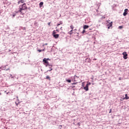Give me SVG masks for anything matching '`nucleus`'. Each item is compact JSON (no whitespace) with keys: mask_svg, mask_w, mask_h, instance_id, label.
<instances>
[{"mask_svg":"<svg viewBox=\"0 0 129 129\" xmlns=\"http://www.w3.org/2000/svg\"><path fill=\"white\" fill-rule=\"evenodd\" d=\"M28 8L27 7V5L26 4H23L21 5L19 7V13H21L22 15H25L26 13H27V9Z\"/></svg>","mask_w":129,"mask_h":129,"instance_id":"f257e3e1","label":"nucleus"},{"mask_svg":"<svg viewBox=\"0 0 129 129\" xmlns=\"http://www.w3.org/2000/svg\"><path fill=\"white\" fill-rule=\"evenodd\" d=\"M43 64L44 65H45L46 67H48V66H49V67H51V68L53 67V65L50 64L49 63V62L47 61V58H43Z\"/></svg>","mask_w":129,"mask_h":129,"instance_id":"f03ea898","label":"nucleus"},{"mask_svg":"<svg viewBox=\"0 0 129 129\" xmlns=\"http://www.w3.org/2000/svg\"><path fill=\"white\" fill-rule=\"evenodd\" d=\"M107 26L108 27V29H110V28H112V22H107Z\"/></svg>","mask_w":129,"mask_h":129,"instance_id":"7ed1b4c3","label":"nucleus"},{"mask_svg":"<svg viewBox=\"0 0 129 129\" xmlns=\"http://www.w3.org/2000/svg\"><path fill=\"white\" fill-rule=\"evenodd\" d=\"M122 55H123V58H124V59H127V54L126 53V52H123Z\"/></svg>","mask_w":129,"mask_h":129,"instance_id":"20e7f679","label":"nucleus"},{"mask_svg":"<svg viewBox=\"0 0 129 129\" xmlns=\"http://www.w3.org/2000/svg\"><path fill=\"white\" fill-rule=\"evenodd\" d=\"M128 11V9H126L124 10V12L123 13V16H124V17H125V16H126V15H127V11Z\"/></svg>","mask_w":129,"mask_h":129,"instance_id":"39448f33","label":"nucleus"},{"mask_svg":"<svg viewBox=\"0 0 129 129\" xmlns=\"http://www.w3.org/2000/svg\"><path fill=\"white\" fill-rule=\"evenodd\" d=\"M26 0H19L18 1V5H20L21 4H24L25 2H26Z\"/></svg>","mask_w":129,"mask_h":129,"instance_id":"423d86ee","label":"nucleus"},{"mask_svg":"<svg viewBox=\"0 0 129 129\" xmlns=\"http://www.w3.org/2000/svg\"><path fill=\"white\" fill-rule=\"evenodd\" d=\"M84 89H85L86 91H88V90H89L88 89V85H86V86L84 87Z\"/></svg>","mask_w":129,"mask_h":129,"instance_id":"0eeeda50","label":"nucleus"},{"mask_svg":"<svg viewBox=\"0 0 129 129\" xmlns=\"http://www.w3.org/2000/svg\"><path fill=\"white\" fill-rule=\"evenodd\" d=\"M53 36L55 39H58L59 38V34H54Z\"/></svg>","mask_w":129,"mask_h":129,"instance_id":"6e6552de","label":"nucleus"},{"mask_svg":"<svg viewBox=\"0 0 129 129\" xmlns=\"http://www.w3.org/2000/svg\"><path fill=\"white\" fill-rule=\"evenodd\" d=\"M89 28V26L88 25H84L83 29L84 30H86V29H88Z\"/></svg>","mask_w":129,"mask_h":129,"instance_id":"1a4fd4ad","label":"nucleus"},{"mask_svg":"<svg viewBox=\"0 0 129 129\" xmlns=\"http://www.w3.org/2000/svg\"><path fill=\"white\" fill-rule=\"evenodd\" d=\"M60 25H63V22L60 21L59 23L57 24L56 25V26H57V27H59V26H60Z\"/></svg>","mask_w":129,"mask_h":129,"instance_id":"9d476101","label":"nucleus"},{"mask_svg":"<svg viewBox=\"0 0 129 129\" xmlns=\"http://www.w3.org/2000/svg\"><path fill=\"white\" fill-rule=\"evenodd\" d=\"M43 5H44V3L40 2V4H39V7H42Z\"/></svg>","mask_w":129,"mask_h":129,"instance_id":"9b49d317","label":"nucleus"},{"mask_svg":"<svg viewBox=\"0 0 129 129\" xmlns=\"http://www.w3.org/2000/svg\"><path fill=\"white\" fill-rule=\"evenodd\" d=\"M73 30H71V31L69 32V35H72V33H73Z\"/></svg>","mask_w":129,"mask_h":129,"instance_id":"f8f14e48","label":"nucleus"},{"mask_svg":"<svg viewBox=\"0 0 129 129\" xmlns=\"http://www.w3.org/2000/svg\"><path fill=\"white\" fill-rule=\"evenodd\" d=\"M46 79H48V80H50V77L49 76H46Z\"/></svg>","mask_w":129,"mask_h":129,"instance_id":"ddd939ff","label":"nucleus"},{"mask_svg":"<svg viewBox=\"0 0 129 129\" xmlns=\"http://www.w3.org/2000/svg\"><path fill=\"white\" fill-rule=\"evenodd\" d=\"M52 35L53 36H54V35H56V31L54 30L53 31Z\"/></svg>","mask_w":129,"mask_h":129,"instance_id":"4468645a","label":"nucleus"},{"mask_svg":"<svg viewBox=\"0 0 129 129\" xmlns=\"http://www.w3.org/2000/svg\"><path fill=\"white\" fill-rule=\"evenodd\" d=\"M70 28L72 29V30H73V29H74V26H73V25H71Z\"/></svg>","mask_w":129,"mask_h":129,"instance_id":"2eb2a0df","label":"nucleus"},{"mask_svg":"<svg viewBox=\"0 0 129 129\" xmlns=\"http://www.w3.org/2000/svg\"><path fill=\"white\" fill-rule=\"evenodd\" d=\"M122 28H123V26H120L118 27V29H122Z\"/></svg>","mask_w":129,"mask_h":129,"instance_id":"dca6fc26","label":"nucleus"},{"mask_svg":"<svg viewBox=\"0 0 129 129\" xmlns=\"http://www.w3.org/2000/svg\"><path fill=\"white\" fill-rule=\"evenodd\" d=\"M67 82H68L69 83H71V80H67Z\"/></svg>","mask_w":129,"mask_h":129,"instance_id":"f3484780","label":"nucleus"},{"mask_svg":"<svg viewBox=\"0 0 129 129\" xmlns=\"http://www.w3.org/2000/svg\"><path fill=\"white\" fill-rule=\"evenodd\" d=\"M21 29L24 31H26V27H22Z\"/></svg>","mask_w":129,"mask_h":129,"instance_id":"a211bd4d","label":"nucleus"},{"mask_svg":"<svg viewBox=\"0 0 129 129\" xmlns=\"http://www.w3.org/2000/svg\"><path fill=\"white\" fill-rule=\"evenodd\" d=\"M50 68V70H48V71H47V72H48V71H52V70H53V69H52V68Z\"/></svg>","mask_w":129,"mask_h":129,"instance_id":"6ab92c4d","label":"nucleus"},{"mask_svg":"<svg viewBox=\"0 0 129 129\" xmlns=\"http://www.w3.org/2000/svg\"><path fill=\"white\" fill-rule=\"evenodd\" d=\"M58 127H59V128H60V129L62 128V125H59Z\"/></svg>","mask_w":129,"mask_h":129,"instance_id":"aec40b11","label":"nucleus"},{"mask_svg":"<svg viewBox=\"0 0 129 129\" xmlns=\"http://www.w3.org/2000/svg\"><path fill=\"white\" fill-rule=\"evenodd\" d=\"M37 51H38V52H42V50H41V49H38L37 50Z\"/></svg>","mask_w":129,"mask_h":129,"instance_id":"412c9836","label":"nucleus"},{"mask_svg":"<svg viewBox=\"0 0 129 129\" xmlns=\"http://www.w3.org/2000/svg\"><path fill=\"white\" fill-rule=\"evenodd\" d=\"M86 31H85V30H84L82 32L83 34H84V33H85Z\"/></svg>","mask_w":129,"mask_h":129,"instance_id":"4be33fe9","label":"nucleus"},{"mask_svg":"<svg viewBox=\"0 0 129 129\" xmlns=\"http://www.w3.org/2000/svg\"><path fill=\"white\" fill-rule=\"evenodd\" d=\"M7 94H8V95H11V93L8 92L7 93Z\"/></svg>","mask_w":129,"mask_h":129,"instance_id":"5701e85b","label":"nucleus"},{"mask_svg":"<svg viewBox=\"0 0 129 129\" xmlns=\"http://www.w3.org/2000/svg\"><path fill=\"white\" fill-rule=\"evenodd\" d=\"M48 26H51V22L48 23Z\"/></svg>","mask_w":129,"mask_h":129,"instance_id":"b1692460","label":"nucleus"},{"mask_svg":"<svg viewBox=\"0 0 129 129\" xmlns=\"http://www.w3.org/2000/svg\"><path fill=\"white\" fill-rule=\"evenodd\" d=\"M46 60H47V61H50V58H46Z\"/></svg>","mask_w":129,"mask_h":129,"instance_id":"393cba45","label":"nucleus"},{"mask_svg":"<svg viewBox=\"0 0 129 129\" xmlns=\"http://www.w3.org/2000/svg\"><path fill=\"white\" fill-rule=\"evenodd\" d=\"M90 84H91L90 83H89L88 84H87V85H88V86H89V85H90Z\"/></svg>","mask_w":129,"mask_h":129,"instance_id":"a878e982","label":"nucleus"},{"mask_svg":"<svg viewBox=\"0 0 129 129\" xmlns=\"http://www.w3.org/2000/svg\"><path fill=\"white\" fill-rule=\"evenodd\" d=\"M60 30H61V31H62V30H63V29H62V27H60Z\"/></svg>","mask_w":129,"mask_h":129,"instance_id":"bb28decb","label":"nucleus"},{"mask_svg":"<svg viewBox=\"0 0 129 129\" xmlns=\"http://www.w3.org/2000/svg\"><path fill=\"white\" fill-rule=\"evenodd\" d=\"M45 45H48V43H45V44H44L43 46H45Z\"/></svg>","mask_w":129,"mask_h":129,"instance_id":"cd10ccee","label":"nucleus"},{"mask_svg":"<svg viewBox=\"0 0 129 129\" xmlns=\"http://www.w3.org/2000/svg\"><path fill=\"white\" fill-rule=\"evenodd\" d=\"M56 32H59V30H58V29H56Z\"/></svg>","mask_w":129,"mask_h":129,"instance_id":"c85d7f7f","label":"nucleus"},{"mask_svg":"<svg viewBox=\"0 0 129 129\" xmlns=\"http://www.w3.org/2000/svg\"><path fill=\"white\" fill-rule=\"evenodd\" d=\"M41 51H45V49H43L41 50Z\"/></svg>","mask_w":129,"mask_h":129,"instance_id":"c756f323","label":"nucleus"},{"mask_svg":"<svg viewBox=\"0 0 129 129\" xmlns=\"http://www.w3.org/2000/svg\"><path fill=\"white\" fill-rule=\"evenodd\" d=\"M78 124H79V125H80V123H78Z\"/></svg>","mask_w":129,"mask_h":129,"instance_id":"7c9ffc66","label":"nucleus"},{"mask_svg":"<svg viewBox=\"0 0 129 129\" xmlns=\"http://www.w3.org/2000/svg\"><path fill=\"white\" fill-rule=\"evenodd\" d=\"M109 112H110V113L111 112V110H110Z\"/></svg>","mask_w":129,"mask_h":129,"instance_id":"2f4dec72","label":"nucleus"},{"mask_svg":"<svg viewBox=\"0 0 129 129\" xmlns=\"http://www.w3.org/2000/svg\"><path fill=\"white\" fill-rule=\"evenodd\" d=\"M89 30H90H90H92V29H89Z\"/></svg>","mask_w":129,"mask_h":129,"instance_id":"473e14b6","label":"nucleus"},{"mask_svg":"<svg viewBox=\"0 0 129 129\" xmlns=\"http://www.w3.org/2000/svg\"><path fill=\"white\" fill-rule=\"evenodd\" d=\"M104 18V19H105V17H103Z\"/></svg>","mask_w":129,"mask_h":129,"instance_id":"72a5a7b5","label":"nucleus"},{"mask_svg":"<svg viewBox=\"0 0 129 129\" xmlns=\"http://www.w3.org/2000/svg\"><path fill=\"white\" fill-rule=\"evenodd\" d=\"M104 18V19H105V17H103Z\"/></svg>","mask_w":129,"mask_h":129,"instance_id":"f704fd0d","label":"nucleus"},{"mask_svg":"<svg viewBox=\"0 0 129 129\" xmlns=\"http://www.w3.org/2000/svg\"><path fill=\"white\" fill-rule=\"evenodd\" d=\"M95 60H96V59H95Z\"/></svg>","mask_w":129,"mask_h":129,"instance_id":"c9c22d12","label":"nucleus"}]
</instances>
